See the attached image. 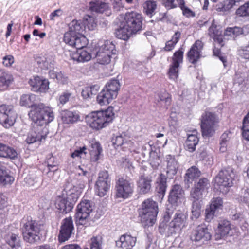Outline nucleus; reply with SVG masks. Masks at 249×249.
<instances>
[{"instance_id": "f257e3e1", "label": "nucleus", "mask_w": 249, "mask_h": 249, "mask_svg": "<svg viewBox=\"0 0 249 249\" xmlns=\"http://www.w3.org/2000/svg\"><path fill=\"white\" fill-rule=\"evenodd\" d=\"M37 99L35 94H23L20 97V105L31 108L28 115L35 123L47 124L54 119L53 112L52 108L43 103H37Z\"/></svg>"}, {"instance_id": "f03ea898", "label": "nucleus", "mask_w": 249, "mask_h": 249, "mask_svg": "<svg viewBox=\"0 0 249 249\" xmlns=\"http://www.w3.org/2000/svg\"><path fill=\"white\" fill-rule=\"evenodd\" d=\"M74 180L68 178L63 186L61 196H59L55 202V207L59 212L66 214L71 212L79 197L77 187L74 184Z\"/></svg>"}, {"instance_id": "7ed1b4c3", "label": "nucleus", "mask_w": 249, "mask_h": 249, "mask_svg": "<svg viewBox=\"0 0 249 249\" xmlns=\"http://www.w3.org/2000/svg\"><path fill=\"white\" fill-rule=\"evenodd\" d=\"M166 160L167 162L166 175L162 173L157 178V185L156 187L157 196L159 197L158 200L160 201L163 199L166 191L167 179H172L178 169V162L174 157L170 155H167Z\"/></svg>"}, {"instance_id": "20e7f679", "label": "nucleus", "mask_w": 249, "mask_h": 249, "mask_svg": "<svg viewBox=\"0 0 249 249\" xmlns=\"http://www.w3.org/2000/svg\"><path fill=\"white\" fill-rule=\"evenodd\" d=\"M114 117L112 107H108L105 110L93 111L89 113L85 120L87 124L92 129L99 130L107 127Z\"/></svg>"}, {"instance_id": "39448f33", "label": "nucleus", "mask_w": 249, "mask_h": 249, "mask_svg": "<svg viewBox=\"0 0 249 249\" xmlns=\"http://www.w3.org/2000/svg\"><path fill=\"white\" fill-rule=\"evenodd\" d=\"M140 220L144 227L153 226L156 220L158 213L157 203L151 199L143 201L141 207L138 210Z\"/></svg>"}, {"instance_id": "423d86ee", "label": "nucleus", "mask_w": 249, "mask_h": 249, "mask_svg": "<svg viewBox=\"0 0 249 249\" xmlns=\"http://www.w3.org/2000/svg\"><path fill=\"white\" fill-rule=\"evenodd\" d=\"M185 199L184 191L179 184L172 185L169 192L168 202L166 213L164 216L165 221H169L176 208L181 206Z\"/></svg>"}, {"instance_id": "0eeeda50", "label": "nucleus", "mask_w": 249, "mask_h": 249, "mask_svg": "<svg viewBox=\"0 0 249 249\" xmlns=\"http://www.w3.org/2000/svg\"><path fill=\"white\" fill-rule=\"evenodd\" d=\"M21 230L23 239L30 244L37 242L40 240V225L31 217L24 218L21 221Z\"/></svg>"}, {"instance_id": "6e6552de", "label": "nucleus", "mask_w": 249, "mask_h": 249, "mask_svg": "<svg viewBox=\"0 0 249 249\" xmlns=\"http://www.w3.org/2000/svg\"><path fill=\"white\" fill-rule=\"evenodd\" d=\"M234 177L232 168L229 167L222 169L213 180L214 189L223 194H226L229 188L232 186V178Z\"/></svg>"}, {"instance_id": "1a4fd4ad", "label": "nucleus", "mask_w": 249, "mask_h": 249, "mask_svg": "<svg viewBox=\"0 0 249 249\" xmlns=\"http://www.w3.org/2000/svg\"><path fill=\"white\" fill-rule=\"evenodd\" d=\"M218 118L215 113L206 111L201 116V129L203 137H210L215 133Z\"/></svg>"}, {"instance_id": "9d476101", "label": "nucleus", "mask_w": 249, "mask_h": 249, "mask_svg": "<svg viewBox=\"0 0 249 249\" xmlns=\"http://www.w3.org/2000/svg\"><path fill=\"white\" fill-rule=\"evenodd\" d=\"M135 185L132 179L128 177L119 178L116 182V197L126 199L132 196Z\"/></svg>"}, {"instance_id": "9b49d317", "label": "nucleus", "mask_w": 249, "mask_h": 249, "mask_svg": "<svg viewBox=\"0 0 249 249\" xmlns=\"http://www.w3.org/2000/svg\"><path fill=\"white\" fill-rule=\"evenodd\" d=\"M93 204L92 202L84 200L77 205L75 216L77 224L87 226L89 214L93 210Z\"/></svg>"}, {"instance_id": "f8f14e48", "label": "nucleus", "mask_w": 249, "mask_h": 249, "mask_svg": "<svg viewBox=\"0 0 249 249\" xmlns=\"http://www.w3.org/2000/svg\"><path fill=\"white\" fill-rule=\"evenodd\" d=\"M115 48V45L112 42L109 40L105 41L96 52L95 56L97 62L102 65L108 64L110 62L112 55L116 54L117 51Z\"/></svg>"}, {"instance_id": "ddd939ff", "label": "nucleus", "mask_w": 249, "mask_h": 249, "mask_svg": "<svg viewBox=\"0 0 249 249\" xmlns=\"http://www.w3.org/2000/svg\"><path fill=\"white\" fill-rule=\"evenodd\" d=\"M17 115L11 105L0 106V124L4 127L9 128L14 125Z\"/></svg>"}, {"instance_id": "4468645a", "label": "nucleus", "mask_w": 249, "mask_h": 249, "mask_svg": "<svg viewBox=\"0 0 249 249\" xmlns=\"http://www.w3.org/2000/svg\"><path fill=\"white\" fill-rule=\"evenodd\" d=\"M36 126H34L33 129L28 134L26 142L28 144H32L36 142L45 141L47 134L48 129L46 127H43L44 124L40 125L37 124Z\"/></svg>"}, {"instance_id": "2eb2a0df", "label": "nucleus", "mask_w": 249, "mask_h": 249, "mask_svg": "<svg viewBox=\"0 0 249 249\" xmlns=\"http://www.w3.org/2000/svg\"><path fill=\"white\" fill-rule=\"evenodd\" d=\"M142 20L141 14L131 12L125 14L123 21L135 34L142 29Z\"/></svg>"}, {"instance_id": "dca6fc26", "label": "nucleus", "mask_w": 249, "mask_h": 249, "mask_svg": "<svg viewBox=\"0 0 249 249\" xmlns=\"http://www.w3.org/2000/svg\"><path fill=\"white\" fill-rule=\"evenodd\" d=\"M74 229L71 217L70 216L62 220L58 235L59 242L62 243L68 241L71 236Z\"/></svg>"}, {"instance_id": "f3484780", "label": "nucleus", "mask_w": 249, "mask_h": 249, "mask_svg": "<svg viewBox=\"0 0 249 249\" xmlns=\"http://www.w3.org/2000/svg\"><path fill=\"white\" fill-rule=\"evenodd\" d=\"M63 40L67 44L76 49L86 47L88 41L82 34H75L71 32H66L64 34Z\"/></svg>"}, {"instance_id": "a211bd4d", "label": "nucleus", "mask_w": 249, "mask_h": 249, "mask_svg": "<svg viewBox=\"0 0 249 249\" xmlns=\"http://www.w3.org/2000/svg\"><path fill=\"white\" fill-rule=\"evenodd\" d=\"M110 182L111 179L107 171L104 170L100 172L95 187L97 194L100 196H104L109 189Z\"/></svg>"}, {"instance_id": "6ab92c4d", "label": "nucleus", "mask_w": 249, "mask_h": 249, "mask_svg": "<svg viewBox=\"0 0 249 249\" xmlns=\"http://www.w3.org/2000/svg\"><path fill=\"white\" fill-rule=\"evenodd\" d=\"M210 186L209 181L207 178H201L191 188L190 198L203 199L204 195L208 193Z\"/></svg>"}, {"instance_id": "aec40b11", "label": "nucleus", "mask_w": 249, "mask_h": 249, "mask_svg": "<svg viewBox=\"0 0 249 249\" xmlns=\"http://www.w3.org/2000/svg\"><path fill=\"white\" fill-rule=\"evenodd\" d=\"M183 52L179 50L175 52L172 57L173 62L170 65L168 75L170 79L176 80L178 76V68L183 62Z\"/></svg>"}, {"instance_id": "412c9836", "label": "nucleus", "mask_w": 249, "mask_h": 249, "mask_svg": "<svg viewBox=\"0 0 249 249\" xmlns=\"http://www.w3.org/2000/svg\"><path fill=\"white\" fill-rule=\"evenodd\" d=\"M211 234L205 226L199 225L190 235V239L193 242L203 244L205 241L210 240Z\"/></svg>"}, {"instance_id": "4be33fe9", "label": "nucleus", "mask_w": 249, "mask_h": 249, "mask_svg": "<svg viewBox=\"0 0 249 249\" xmlns=\"http://www.w3.org/2000/svg\"><path fill=\"white\" fill-rule=\"evenodd\" d=\"M203 43L197 40L192 46L187 54L190 63L195 64L196 63L201 57V52L203 48Z\"/></svg>"}, {"instance_id": "5701e85b", "label": "nucleus", "mask_w": 249, "mask_h": 249, "mask_svg": "<svg viewBox=\"0 0 249 249\" xmlns=\"http://www.w3.org/2000/svg\"><path fill=\"white\" fill-rule=\"evenodd\" d=\"M31 89L35 92L45 93L49 89V82L47 79H42L39 76L34 77L29 81Z\"/></svg>"}, {"instance_id": "b1692460", "label": "nucleus", "mask_w": 249, "mask_h": 249, "mask_svg": "<svg viewBox=\"0 0 249 249\" xmlns=\"http://www.w3.org/2000/svg\"><path fill=\"white\" fill-rule=\"evenodd\" d=\"M89 9L92 12L105 14L109 16L111 14V10L109 8L108 3L96 0L89 3Z\"/></svg>"}, {"instance_id": "393cba45", "label": "nucleus", "mask_w": 249, "mask_h": 249, "mask_svg": "<svg viewBox=\"0 0 249 249\" xmlns=\"http://www.w3.org/2000/svg\"><path fill=\"white\" fill-rule=\"evenodd\" d=\"M231 230V224L230 221L226 220L220 221L215 231V239L219 240L228 235H231V233H230Z\"/></svg>"}, {"instance_id": "a878e982", "label": "nucleus", "mask_w": 249, "mask_h": 249, "mask_svg": "<svg viewBox=\"0 0 249 249\" xmlns=\"http://www.w3.org/2000/svg\"><path fill=\"white\" fill-rule=\"evenodd\" d=\"M14 81L13 75L4 69H0V90H5Z\"/></svg>"}, {"instance_id": "bb28decb", "label": "nucleus", "mask_w": 249, "mask_h": 249, "mask_svg": "<svg viewBox=\"0 0 249 249\" xmlns=\"http://www.w3.org/2000/svg\"><path fill=\"white\" fill-rule=\"evenodd\" d=\"M136 242V238L127 234L122 235L119 240L116 241V245L119 248L125 249L127 247H133Z\"/></svg>"}, {"instance_id": "cd10ccee", "label": "nucleus", "mask_w": 249, "mask_h": 249, "mask_svg": "<svg viewBox=\"0 0 249 249\" xmlns=\"http://www.w3.org/2000/svg\"><path fill=\"white\" fill-rule=\"evenodd\" d=\"M133 34H135L134 33L124 21L121 23L119 28L115 30L116 36L124 40H127Z\"/></svg>"}, {"instance_id": "c85d7f7f", "label": "nucleus", "mask_w": 249, "mask_h": 249, "mask_svg": "<svg viewBox=\"0 0 249 249\" xmlns=\"http://www.w3.org/2000/svg\"><path fill=\"white\" fill-rule=\"evenodd\" d=\"M192 201V209L190 219L193 221L197 220L201 215L202 200L201 199H195L190 198Z\"/></svg>"}, {"instance_id": "c756f323", "label": "nucleus", "mask_w": 249, "mask_h": 249, "mask_svg": "<svg viewBox=\"0 0 249 249\" xmlns=\"http://www.w3.org/2000/svg\"><path fill=\"white\" fill-rule=\"evenodd\" d=\"M113 146L116 148L119 146H123V148L130 146L132 142L128 140L124 134L122 133L119 135L114 136L111 140Z\"/></svg>"}, {"instance_id": "7c9ffc66", "label": "nucleus", "mask_w": 249, "mask_h": 249, "mask_svg": "<svg viewBox=\"0 0 249 249\" xmlns=\"http://www.w3.org/2000/svg\"><path fill=\"white\" fill-rule=\"evenodd\" d=\"M151 179L143 176L140 177L137 182V186L139 193L141 194L148 193L151 188Z\"/></svg>"}, {"instance_id": "2f4dec72", "label": "nucleus", "mask_w": 249, "mask_h": 249, "mask_svg": "<svg viewBox=\"0 0 249 249\" xmlns=\"http://www.w3.org/2000/svg\"><path fill=\"white\" fill-rule=\"evenodd\" d=\"M201 175V171L195 166H193L189 168L184 177L185 183L191 184L196 179H197Z\"/></svg>"}, {"instance_id": "473e14b6", "label": "nucleus", "mask_w": 249, "mask_h": 249, "mask_svg": "<svg viewBox=\"0 0 249 249\" xmlns=\"http://www.w3.org/2000/svg\"><path fill=\"white\" fill-rule=\"evenodd\" d=\"M61 115L63 123L66 124L74 123L77 122L80 118L77 113L68 110L62 111Z\"/></svg>"}, {"instance_id": "72a5a7b5", "label": "nucleus", "mask_w": 249, "mask_h": 249, "mask_svg": "<svg viewBox=\"0 0 249 249\" xmlns=\"http://www.w3.org/2000/svg\"><path fill=\"white\" fill-rule=\"evenodd\" d=\"M116 98L103 88L97 96V101L101 106L107 105Z\"/></svg>"}, {"instance_id": "f704fd0d", "label": "nucleus", "mask_w": 249, "mask_h": 249, "mask_svg": "<svg viewBox=\"0 0 249 249\" xmlns=\"http://www.w3.org/2000/svg\"><path fill=\"white\" fill-rule=\"evenodd\" d=\"M187 218V214L186 213L181 210H178L174 214L173 219L172 222L179 227L182 228L186 226Z\"/></svg>"}, {"instance_id": "c9c22d12", "label": "nucleus", "mask_w": 249, "mask_h": 249, "mask_svg": "<svg viewBox=\"0 0 249 249\" xmlns=\"http://www.w3.org/2000/svg\"><path fill=\"white\" fill-rule=\"evenodd\" d=\"M171 101L170 95L166 91L159 92L155 98V102L158 106H163L166 108L170 106Z\"/></svg>"}, {"instance_id": "e433bc0d", "label": "nucleus", "mask_w": 249, "mask_h": 249, "mask_svg": "<svg viewBox=\"0 0 249 249\" xmlns=\"http://www.w3.org/2000/svg\"><path fill=\"white\" fill-rule=\"evenodd\" d=\"M100 89V85L98 84L85 87L82 90L81 95L85 99L91 98L96 95Z\"/></svg>"}, {"instance_id": "4c0bfd02", "label": "nucleus", "mask_w": 249, "mask_h": 249, "mask_svg": "<svg viewBox=\"0 0 249 249\" xmlns=\"http://www.w3.org/2000/svg\"><path fill=\"white\" fill-rule=\"evenodd\" d=\"M17 155V152L14 149L0 142V157L14 159Z\"/></svg>"}, {"instance_id": "58836bf2", "label": "nucleus", "mask_w": 249, "mask_h": 249, "mask_svg": "<svg viewBox=\"0 0 249 249\" xmlns=\"http://www.w3.org/2000/svg\"><path fill=\"white\" fill-rule=\"evenodd\" d=\"M234 6H237L232 0H224L215 6L216 11L222 13L229 12Z\"/></svg>"}, {"instance_id": "ea45409f", "label": "nucleus", "mask_w": 249, "mask_h": 249, "mask_svg": "<svg viewBox=\"0 0 249 249\" xmlns=\"http://www.w3.org/2000/svg\"><path fill=\"white\" fill-rule=\"evenodd\" d=\"M120 88V82L118 80L112 79L109 81L105 85L104 89L115 97L117 96L118 91Z\"/></svg>"}, {"instance_id": "a19ab883", "label": "nucleus", "mask_w": 249, "mask_h": 249, "mask_svg": "<svg viewBox=\"0 0 249 249\" xmlns=\"http://www.w3.org/2000/svg\"><path fill=\"white\" fill-rule=\"evenodd\" d=\"M198 141V138L196 135H188L184 145L185 149L190 152H194L196 150V147Z\"/></svg>"}, {"instance_id": "79ce46f5", "label": "nucleus", "mask_w": 249, "mask_h": 249, "mask_svg": "<svg viewBox=\"0 0 249 249\" xmlns=\"http://www.w3.org/2000/svg\"><path fill=\"white\" fill-rule=\"evenodd\" d=\"M82 49H76L77 53L74 54L72 58L79 62H87L90 60L92 58L90 53Z\"/></svg>"}, {"instance_id": "37998d69", "label": "nucleus", "mask_w": 249, "mask_h": 249, "mask_svg": "<svg viewBox=\"0 0 249 249\" xmlns=\"http://www.w3.org/2000/svg\"><path fill=\"white\" fill-rule=\"evenodd\" d=\"M69 28L68 32L75 34H81L85 29V26L81 20H73L69 24Z\"/></svg>"}, {"instance_id": "c03bdc74", "label": "nucleus", "mask_w": 249, "mask_h": 249, "mask_svg": "<svg viewBox=\"0 0 249 249\" xmlns=\"http://www.w3.org/2000/svg\"><path fill=\"white\" fill-rule=\"evenodd\" d=\"M14 180V178L9 175L6 167L0 165V183L3 185L10 184Z\"/></svg>"}, {"instance_id": "a18cd8bd", "label": "nucleus", "mask_w": 249, "mask_h": 249, "mask_svg": "<svg viewBox=\"0 0 249 249\" xmlns=\"http://www.w3.org/2000/svg\"><path fill=\"white\" fill-rule=\"evenodd\" d=\"M148 150L149 154L150 164L154 169L157 168L160 163V160L158 154L155 151L152 150L150 145L148 146Z\"/></svg>"}, {"instance_id": "49530a36", "label": "nucleus", "mask_w": 249, "mask_h": 249, "mask_svg": "<svg viewBox=\"0 0 249 249\" xmlns=\"http://www.w3.org/2000/svg\"><path fill=\"white\" fill-rule=\"evenodd\" d=\"M7 243L10 247L9 249H21V240L18 235L12 234Z\"/></svg>"}, {"instance_id": "de8ad7c7", "label": "nucleus", "mask_w": 249, "mask_h": 249, "mask_svg": "<svg viewBox=\"0 0 249 249\" xmlns=\"http://www.w3.org/2000/svg\"><path fill=\"white\" fill-rule=\"evenodd\" d=\"M181 33L179 31L176 32L172 39L166 42L164 50L166 51H171L175 47L180 37Z\"/></svg>"}, {"instance_id": "09e8293b", "label": "nucleus", "mask_w": 249, "mask_h": 249, "mask_svg": "<svg viewBox=\"0 0 249 249\" xmlns=\"http://www.w3.org/2000/svg\"><path fill=\"white\" fill-rule=\"evenodd\" d=\"M91 154H94V158L95 161L99 159V155L102 152V148L99 142H95L91 144V149L90 150Z\"/></svg>"}, {"instance_id": "8fccbe9b", "label": "nucleus", "mask_w": 249, "mask_h": 249, "mask_svg": "<svg viewBox=\"0 0 249 249\" xmlns=\"http://www.w3.org/2000/svg\"><path fill=\"white\" fill-rule=\"evenodd\" d=\"M240 35H242L241 28L237 26L228 27L224 32L225 36H230L234 38Z\"/></svg>"}, {"instance_id": "3c124183", "label": "nucleus", "mask_w": 249, "mask_h": 249, "mask_svg": "<svg viewBox=\"0 0 249 249\" xmlns=\"http://www.w3.org/2000/svg\"><path fill=\"white\" fill-rule=\"evenodd\" d=\"M157 8V4L155 1L151 0L147 1L145 2L144 9L146 14L151 17Z\"/></svg>"}, {"instance_id": "603ef678", "label": "nucleus", "mask_w": 249, "mask_h": 249, "mask_svg": "<svg viewBox=\"0 0 249 249\" xmlns=\"http://www.w3.org/2000/svg\"><path fill=\"white\" fill-rule=\"evenodd\" d=\"M243 137L249 141V112L244 117L242 125Z\"/></svg>"}, {"instance_id": "864d4df0", "label": "nucleus", "mask_w": 249, "mask_h": 249, "mask_svg": "<svg viewBox=\"0 0 249 249\" xmlns=\"http://www.w3.org/2000/svg\"><path fill=\"white\" fill-rule=\"evenodd\" d=\"M223 199L220 197H213L211 201L209 206L217 212L223 208Z\"/></svg>"}, {"instance_id": "5fc2aeb1", "label": "nucleus", "mask_w": 249, "mask_h": 249, "mask_svg": "<svg viewBox=\"0 0 249 249\" xmlns=\"http://www.w3.org/2000/svg\"><path fill=\"white\" fill-rule=\"evenodd\" d=\"M102 237L100 235L91 238L90 249H102Z\"/></svg>"}, {"instance_id": "6e6d98bb", "label": "nucleus", "mask_w": 249, "mask_h": 249, "mask_svg": "<svg viewBox=\"0 0 249 249\" xmlns=\"http://www.w3.org/2000/svg\"><path fill=\"white\" fill-rule=\"evenodd\" d=\"M236 14L239 17L249 16V1L240 6L236 10Z\"/></svg>"}, {"instance_id": "4d7b16f0", "label": "nucleus", "mask_w": 249, "mask_h": 249, "mask_svg": "<svg viewBox=\"0 0 249 249\" xmlns=\"http://www.w3.org/2000/svg\"><path fill=\"white\" fill-rule=\"evenodd\" d=\"M167 229V232L169 235H172L175 234L176 232H178L181 229L179 227H177V225L174 224L172 221L170 223L169 225L166 226L165 230Z\"/></svg>"}, {"instance_id": "13d9d810", "label": "nucleus", "mask_w": 249, "mask_h": 249, "mask_svg": "<svg viewBox=\"0 0 249 249\" xmlns=\"http://www.w3.org/2000/svg\"><path fill=\"white\" fill-rule=\"evenodd\" d=\"M238 52L242 58L249 59V42L247 45L241 47Z\"/></svg>"}, {"instance_id": "bf43d9fd", "label": "nucleus", "mask_w": 249, "mask_h": 249, "mask_svg": "<svg viewBox=\"0 0 249 249\" xmlns=\"http://www.w3.org/2000/svg\"><path fill=\"white\" fill-rule=\"evenodd\" d=\"M217 212L210 206L207 207L205 210V220L208 222H210L216 215Z\"/></svg>"}, {"instance_id": "052dcab7", "label": "nucleus", "mask_w": 249, "mask_h": 249, "mask_svg": "<svg viewBox=\"0 0 249 249\" xmlns=\"http://www.w3.org/2000/svg\"><path fill=\"white\" fill-rule=\"evenodd\" d=\"M182 6L179 7L182 11L183 16L187 18L194 17L195 16V13L188 7L185 6V4L183 5L182 2L181 5Z\"/></svg>"}, {"instance_id": "680f3d73", "label": "nucleus", "mask_w": 249, "mask_h": 249, "mask_svg": "<svg viewBox=\"0 0 249 249\" xmlns=\"http://www.w3.org/2000/svg\"><path fill=\"white\" fill-rule=\"evenodd\" d=\"M162 4L167 10L178 7V3L175 2V0H162Z\"/></svg>"}, {"instance_id": "e2e57ef3", "label": "nucleus", "mask_w": 249, "mask_h": 249, "mask_svg": "<svg viewBox=\"0 0 249 249\" xmlns=\"http://www.w3.org/2000/svg\"><path fill=\"white\" fill-rule=\"evenodd\" d=\"M111 1L114 11L118 12L123 9L124 6L122 3V0H111Z\"/></svg>"}, {"instance_id": "0e129e2a", "label": "nucleus", "mask_w": 249, "mask_h": 249, "mask_svg": "<svg viewBox=\"0 0 249 249\" xmlns=\"http://www.w3.org/2000/svg\"><path fill=\"white\" fill-rule=\"evenodd\" d=\"M14 63V58L11 55L5 56L3 58L2 63L4 66L7 67H10Z\"/></svg>"}, {"instance_id": "69168bd1", "label": "nucleus", "mask_w": 249, "mask_h": 249, "mask_svg": "<svg viewBox=\"0 0 249 249\" xmlns=\"http://www.w3.org/2000/svg\"><path fill=\"white\" fill-rule=\"evenodd\" d=\"M55 158L53 156H51L47 160L48 167L49 168V171H55L57 170V169H55L53 170H51V168L56 167L58 165L57 162L54 161Z\"/></svg>"}, {"instance_id": "338daca9", "label": "nucleus", "mask_w": 249, "mask_h": 249, "mask_svg": "<svg viewBox=\"0 0 249 249\" xmlns=\"http://www.w3.org/2000/svg\"><path fill=\"white\" fill-rule=\"evenodd\" d=\"M71 95V93L68 92H63L60 96L59 98V103L64 105L66 104L69 100V98Z\"/></svg>"}, {"instance_id": "774afa93", "label": "nucleus", "mask_w": 249, "mask_h": 249, "mask_svg": "<svg viewBox=\"0 0 249 249\" xmlns=\"http://www.w3.org/2000/svg\"><path fill=\"white\" fill-rule=\"evenodd\" d=\"M37 63L39 64L41 67H43L45 68H48L49 64H51V62H49L46 60V58H38L37 59Z\"/></svg>"}]
</instances>
